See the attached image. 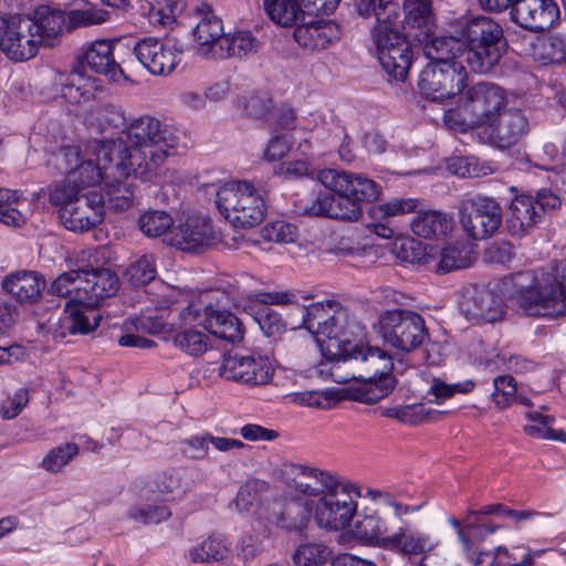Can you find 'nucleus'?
Returning <instances> with one entry per match:
<instances>
[{"label":"nucleus","instance_id":"nucleus-1","mask_svg":"<svg viewBox=\"0 0 566 566\" xmlns=\"http://www.w3.org/2000/svg\"><path fill=\"white\" fill-rule=\"evenodd\" d=\"M176 145L177 137L168 126L143 115L125 125L118 139L105 140L99 154L105 163L115 156L118 176H145L157 170Z\"/></svg>","mask_w":566,"mask_h":566},{"label":"nucleus","instance_id":"nucleus-2","mask_svg":"<svg viewBox=\"0 0 566 566\" xmlns=\"http://www.w3.org/2000/svg\"><path fill=\"white\" fill-rule=\"evenodd\" d=\"M353 347L327 369L326 364H322L321 373H328L337 384L360 381V387L350 390V398L363 403H376L388 396L396 385L391 376L392 358L386 350L364 344L360 339Z\"/></svg>","mask_w":566,"mask_h":566},{"label":"nucleus","instance_id":"nucleus-3","mask_svg":"<svg viewBox=\"0 0 566 566\" xmlns=\"http://www.w3.org/2000/svg\"><path fill=\"white\" fill-rule=\"evenodd\" d=\"M315 178L333 193L321 192L310 200H301L298 212L308 217L357 221L363 216V205L376 201L381 192L373 179L345 170L323 169Z\"/></svg>","mask_w":566,"mask_h":566},{"label":"nucleus","instance_id":"nucleus-4","mask_svg":"<svg viewBox=\"0 0 566 566\" xmlns=\"http://www.w3.org/2000/svg\"><path fill=\"white\" fill-rule=\"evenodd\" d=\"M461 46L462 41L454 36H436L423 45L430 63L422 70L418 85L428 98L444 99L463 92L468 66Z\"/></svg>","mask_w":566,"mask_h":566},{"label":"nucleus","instance_id":"nucleus-5","mask_svg":"<svg viewBox=\"0 0 566 566\" xmlns=\"http://www.w3.org/2000/svg\"><path fill=\"white\" fill-rule=\"evenodd\" d=\"M461 55L470 71L479 74L491 72L500 62L505 49L502 27L489 17L470 19L462 28Z\"/></svg>","mask_w":566,"mask_h":566},{"label":"nucleus","instance_id":"nucleus-6","mask_svg":"<svg viewBox=\"0 0 566 566\" xmlns=\"http://www.w3.org/2000/svg\"><path fill=\"white\" fill-rule=\"evenodd\" d=\"M49 200L60 207L59 218L67 230L85 232L104 219V196L98 191H84L70 184H57L51 190Z\"/></svg>","mask_w":566,"mask_h":566},{"label":"nucleus","instance_id":"nucleus-7","mask_svg":"<svg viewBox=\"0 0 566 566\" xmlns=\"http://www.w3.org/2000/svg\"><path fill=\"white\" fill-rule=\"evenodd\" d=\"M220 213L235 228H253L266 217L268 205L261 190L249 180H232L216 192Z\"/></svg>","mask_w":566,"mask_h":566},{"label":"nucleus","instance_id":"nucleus-8","mask_svg":"<svg viewBox=\"0 0 566 566\" xmlns=\"http://www.w3.org/2000/svg\"><path fill=\"white\" fill-rule=\"evenodd\" d=\"M528 273L512 279L516 289L512 295L520 307L530 316L557 317L566 315V263L557 269L554 279L538 287L527 286L533 282Z\"/></svg>","mask_w":566,"mask_h":566},{"label":"nucleus","instance_id":"nucleus-9","mask_svg":"<svg viewBox=\"0 0 566 566\" xmlns=\"http://www.w3.org/2000/svg\"><path fill=\"white\" fill-rule=\"evenodd\" d=\"M379 324L384 342L403 353L418 349L429 339L424 319L415 311L401 307L387 310L380 315Z\"/></svg>","mask_w":566,"mask_h":566},{"label":"nucleus","instance_id":"nucleus-10","mask_svg":"<svg viewBox=\"0 0 566 566\" xmlns=\"http://www.w3.org/2000/svg\"><path fill=\"white\" fill-rule=\"evenodd\" d=\"M359 496V489L355 484L336 482V486L322 494L314 505L316 524L329 531L347 527L357 512Z\"/></svg>","mask_w":566,"mask_h":566},{"label":"nucleus","instance_id":"nucleus-11","mask_svg":"<svg viewBox=\"0 0 566 566\" xmlns=\"http://www.w3.org/2000/svg\"><path fill=\"white\" fill-rule=\"evenodd\" d=\"M310 503L301 499H287L276 490L271 492L263 505L258 510V521L265 527H276L285 532H301L310 523Z\"/></svg>","mask_w":566,"mask_h":566},{"label":"nucleus","instance_id":"nucleus-12","mask_svg":"<svg viewBox=\"0 0 566 566\" xmlns=\"http://www.w3.org/2000/svg\"><path fill=\"white\" fill-rule=\"evenodd\" d=\"M460 224L474 240H483L494 234L502 223V208L491 197L474 196L460 202Z\"/></svg>","mask_w":566,"mask_h":566},{"label":"nucleus","instance_id":"nucleus-13","mask_svg":"<svg viewBox=\"0 0 566 566\" xmlns=\"http://www.w3.org/2000/svg\"><path fill=\"white\" fill-rule=\"evenodd\" d=\"M35 22L30 15L0 17V50L13 61L34 57L40 48V39L33 32Z\"/></svg>","mask_w":566,"mask_h":566},{"label":"nucleus","instance_id":"nucleus-14","mask_svg":"<svg viewBox=\"0 0 566 566\" xmlns=\"http://www.w3.org/2000/svg\"><path fill=\"white\" fill-rule=\"evenodd\" d=\"M364 335V326L356 319L350 311L339 303L334 310L329 325L327 326L326 340L321 344V350L324 358L332 364L334 360L344 356L347 349H353V345Z\"/></svg>","mask_w":566,"mask_h":566},{"label":"nucleus","instance_id":"nucleus-15","mask_svg":"<svg viewBox=\"0 0 566 566\" xmlns=\"http://www.w3.org/2000/svg\"><path fill=\"white\" fill-rule=\"evenodd\" d=\"M460 104L470 114V124L483 127L506 107L507 98L499 85L479 82L463 92Z\"/></svg>","mask_w":566,"mask_h":566},{"label":"nucleus","instance_id":"nucleus-16","mask_svg":"<svg viewBox=\"0 0 566 566\" xmlns=\"http://www.w3.org/2000/svg\"><path fill=\"white\" fill-rule=\"evenodd\" d=\"M221 377L252 386L271 381L273 368L270 359L260 354H228L219 369Z\"/></svg>","mask_w":566,"mask_h":566},{"label":"nucleus","instance_id":"nucleus-17","mask_svg":"<svg viewBox=\"0 0 566 566\" xmlns=\"http://www.w3.org/2000/svg\"><path fill=\"white\" fill-rule=\"evenodd\" d=\"M461 313L473 323H494L504 314L502 297L493 290L479 286L463 289L458 301Z\"/></svg>","mask_w":566,"mask_h":566},{"label":"nucleus","instance_id":"nucleus-18","mask_svg":"<svg viewBox=\"0 0 566 566\" xmlns=\"http://www.w3.org/2000/svg\"><path fill=\"white\" fill-rule=\"evenodd\" d=\"M403 515L377 512L366 515L356 525L357 537L366 545L390 551L403 523Z\"/></svg>","mask_w":566,"mask_h":566},{"label":"nucleus","instance_id":"nucleus-19","mask_svg":"<svg viewBox=\"0 0 566 566\" xmlns=\"http://www.w3.org/2000/svg\"><path fill=\"white\" fill-rule=\"evenodd\" d=\"M528 130V120L520 109H502L483 126L488 143L499 149H507L517 144Z\"/></svg>","mask_w":566,"mask_h":566},{"label":"nucleus","instance_id":"nucleus-20","mask_svg":"<svg viewBox=\"0 0 566 566\" xmlns=\"http://www.w3.org/2000/svg\"><path fill=\"white\" fill-rule=\"evenodd\" d=\"M282 474L290 486L306 496L321 497L339 481L338 476L329 471L300 463H285Z\"/></svg>","mask_w":566,"mask_h":566},{"label":"nucleus","instance_id":"nucleus-21","mask_svg":"<svg viewBox=\"0 0 566 566\" xmlns=\"http://www.w3.org/2000/svg\"><path fill=\"white\" fill-rule=\"evenodd\" d=\"M134 54L142 65L154 75L170 74L180 60L181 49L175 43L145 38L134 46Z\"/></svg>","mask_w":566,"mask_h":566},{"label":"nucleus","instance_id":"nucleus-22","mask_svg":"<svg viewBox=\"0 0 566 566\" xmlns=\"http://www.w3.org/2000/svg\"><path fill=\"white\" fill-rule=\"evenodd\" d=\"M87 270L81 272L77 293L81 295L82 305L97 306L105 298L114 295L118 289L117 275L106 268L94 266L91 256L85 262Z\"/></svg>","mask_w":566,"mask_h":566},{"label":"nucleus","instance_id":"nucleus-23","mask_svg":"<svg viewBox=\"0 0 566 566\" xmlns=\"http://www.w3.org/2000/svg\"><path fill=\"white\" fill-rule=\"evenodd\" d=\"M510 15L523 29L538 32L553 25L559 18V9L554 0H517Z\"/></svg>","mask_w":566,"mask_h":566},{"label":"nucleus","instance_id":"nucleus-24","mask_svg":"<svg viewBox=\"0 0 566 566\" xmlns=\"http://www.w3.org/2000/svg\"><path fill=\"white\" fill-rule=\"evenodd\" d=\"M403 29L408 36L424 45L437 29L432 0H403Z\"/></svg>","mask_w":566,"mask_h":566},{"label":"nucleus","instance_id":"nucleus-25","mask_svg":"<svg viewBox=\"0 0 566 566\" xmlns=\"http://www.w3.org/2000/svg\"><path fill=\"white\" fill-rule=\"evenodd\" d=\"M214 232L208 219L191 216L174 229L170 244L185 252H198L212 244Z\"/></svg>","mask_w":566,"mask_h":566},{"label":"nucleus","instance_id":"nucleus-26","mask_svg":"<svg viewBox=\"0 0 566 566\" xmlns=\"http://www.w3.org/2000/svg\"><path fill=\"white\" fill-rule=\"evenodd\" d=\"M51 81L61 97L73 105L94 99L98 91L97 81L82 70H74L70 74L53 71Z\"/></svg>","mask_w":566,"mask_h":566},{"label":"nucleus","instance_id":"nucleus-27","mask_svg":"<svg viewBox=\"0 0 566 566\" xmlns=\"http://www.w3.org/2000/svg\"><path fill=\"white\" fill-rule=\"evenodd\" d=\"M105 140H94L91 145L92 155L95 159H86L78 166L72 177L62 184H70L90 191L88 188L97 185L103 178L112 175H118L116 170V158L112 156L109 163L102 159L99 150Z\"/></svg>","mask_w":566,"mask_h":566},{"label":"nucleus","instance_id":"nucleus-28","mask_svg":"<svg viewBox=\"0 0 566 566\" xmlns=\"http://www.w3.org/2000/svg\"><path fill=\"white\" fill-rule=\"evenodd\" d=\"M77 60L111 81L117 82L124 75L119 63L115 60L114 48L107 40H96L86 45L77 55Z\"/></svg>","mask_w":566,"mask_h":566},{"label":"nucleus","instance_id":"nucleus-29","mask_svg":"<svg viewBox=\"0 0 566 566\" xmlns=\"http://www.w3.org/2000/svg\"><path fill=\"white\" fill-rule=\"evenodd\" d=\"M295 41L303 48L315 51L325 50L342 36L340 28L332 20H312L294 30Z\"/></svg>","mask_w":566,"mask_h":566},{"label":"nucleus","instance_id":"nucleus-30","mask_svg":"<svg viewBox=\"0 0 566 566\" xmlns=\"http://www.w3.org/2000/svg\"><path fill=\"white\" fill-rule=\"evenodd\" d=\"M102 314L93 306L77 305L65 308L54 329L55 337L69 335H86L96 329L102 321Z\"/></svg>","mask_w":566,"mask_h":566},{"label":"nucleus","instance_id":"nucleus-31","mask_svg":"<svg viewBox=\"0 0 566 566\" xmlns=\"http://www.w3.org/2000/svg\"><path fill=\"white\" fill-rule=\"evenodd\" d=\"M2 290L20 303L33 304L41 297L44 277L35 271H15L1 282Z\"/></svg>","mask_w":566,"mask_h":566},{"label":"nucleus","instance_id":"nucleus-32","mask_svg":"<svg viewBox=\"0 0 566 566\" xmlns=\"http://www.w3.org/2000/svg\"><path fill=\"white\" fill-rule=\"evenodd\" d=\"M396 27L397 25H390L385 29H371V38L380 65L394 66L392 60L395 56L405 54L413 55L412 48L406 35L401 34Z\"/></svg>","mask_w":566,"mask_h":566},{"label":"nucleus","instance_id":"nucleus-33","mask_svg":"<svg viewBox=\"0 0 566 566\" xmlns=\"http://www.w3.org/2000/svg\"><path fill=\"white\" fill-rule=\"evenodd\" d=\"M197 23L193 30L196 42L214 55L220 50V40L226 36L221 19L214 14L212 8L207 3H201L193 11Z\"/></svg>","mask_w":566,"mask_h":566},{"label":"nucleus","instance_id":"nucleus-34","mask_svg":"<svg viewBox=\"0 0 566 566\" xmlns=\"http://www.w3.org/2000/svg\"><path fill=\"white\" fill-rule=\"evenodd\" d=\"M543 208L536 199L521 195L511 202L507 227L513 235H522L541 221Z\"/></svg>","mask_w":566,"mask_h":566},{"label":"nucleus","instance_id":"nucleus-35","mask_svg":"<svg viewBox=\"0 0 566 566\" xmlns=\"http://www.w3.org/2000/svg\"><path fill=\"white\" fill-rule=\"evenodd\" d=\"M92 256L91 251H81L69 260L70 270L59 275L50 285L49 293L56 296L69 297L70 301L82 304L81 295L77 293L81 272H85V262Z\"/></svg>","mask_w":566,"mask_h":566},{"label":"nucleus","instance_id":"nucleus-36","mask_svg":"<svg viewBox=\"0 0 566 566\" xmlns=\"http://www.w3.org/2000/svg\"><path fill=\"white\" fill-rule=\"evenodd\" d=\"M202 325L211 335L227 342H238L243 338L244 329L241 321L231 312L217 308L212 302L209 303Z\"/></svg>","mask_w":566,"mask_h":566},{"label":"nucleus","instance_id":"nucleus-37","mask_svg":"<svg viewBox=\"0 0 566 566\" xmlns=\"http://www.w3.org/2000/svg\"><path fill=\"white\" fill-rule=\"evenodd\" d=\"M31 18L35 22V27L32 28L33 32L41 38L40 46H54L69 27L66 24L69 17L64 12L48 7L39 8Z\"/></svg>","mask_w":566,"mask_h":566},{"label":"nucleus","instance_id":"nucleus-38","mask_svg":"<svg viewBox=\"0 0 566 566\" xmlns=\"http://www.w3.org/2000/svg\"><path fill=\"white\" fill-rule=\"evenodd\" d=\"M410 228L413 234L423 239H441L447 237L454 228V219L439 210L419 211L411 220Z\"/></svg>","mask_w":566,"mask_h":566},{"label":"nucleus","instance_id":"nucleus-39","mask_svg":"<svg viewBox=\"0 0 566 566\" xmlns=\"http://www.w3.org/2000/svg\"><path fill=\"white\" fill-rule=\"evenodd\" d=\"M438 544L439 542L433 536L411 530L403 521L390 551L410 556L427 555L433 552Z\"/></svg>","mask_w":566,"mask_h":566},{"label":"nucleus","instance_id":"nucleus-40","mask_svg":"<svg viewBox=\"0 0 566 566\" xmlns=\"http://www.w3.org/2000/svg\"><path fill=\"white\" fill-rule=\"evenodd\" d=\"M192 484L184 482L182 473L178 470H169L157 474L148 483L146 495L147 501H166L169 496L184 495L190 491Z\"/></svg>","mask_w":566,"mask_h":566},{"label":"nucleus","instance_id":"nucleus-41","mask_svg":"<svg viewBox=\"0 0 566 566\" xmlns=\"http://www.w3.org/2000/svg\"><path fill=\"white\" fill-rule=\"evenodd\" d=\"M358 14L363 18L374 17V28L385 29L397 25L400 17V6L397 0H355Z\"/></svg>","mask_w":566,"mask_h":566},{"label":"nucleus","instance_id":"nucleus-42","mask_svg":"<svg viewBox=\"0 0 566 566\" xmlns=\"http://www.w3.org/2000/svg\"><path fill=\"white\" fill-rule=\"evenodd\" d=\"M273 489L266 481L260 479L248 480L240 486L235 505L240 512L255 513L263 505V503L271 496Z\"/></svg>","mask_w":566,"mask_h":566},{"label":"nucleus","instance_id":"nucleus-43","mask_svg":"<svg viewBox=\"0 0 566 566\" xmlns=\"http://www.w3.org/2000/svg\"><path fill=\"white\" fill-rule=\"evenodd\" d=\"M338 305L339 302L328 300L305 306L303 310L302 326L312 334L324 336L334 310H336Z\"/></svg>","mask_w":566,"mask_h":566},{"label":"nucleus","instance_id":"nucleus-44","mask_svg":"<svg viewBox=\"0 0 566 566\" xmlns=\"http://www.w3.org/2000/svg\"><path fill=\"white\" fill-rule=\"evenodd\" d=\"M259 49V41L249 32H235L232 35L226 34L220 40V50L214 52L218 59L232 56H245L255 53Z\"/></svg>","mask_w":566,"mask_h":566},{"label":"nucleus","instance_id":"nucleus-45","mask_svg":"<svg viewBox=\"0 0 566 566\" xmlns=\"http://www.w3.org/2000/svg\"><path fill=\"white\" fill-rule=\"evenodd\" d=\"M263 6L270 19L285 28L296 24L304 15L298 0H263Z\"/></svg>","mask_w":566,"mask_h":566},{"label":"nucleus","instance_id":"nucleus-46","mask_svg":"<svg viewBox=\"0 0 566 566\" xmlns=\"http://www.w3.org/2000/svg\"><path fill=\"white\" fill-rule=\"evenodd\" d=\"M526 417L533 422L524 427L525 433L530 437L566 442V433L563 430L552 428L555 422L554 417L537 411L527 412Z\"/></svg>","mask_w":566,"mask_h":566},{"label":"nucleus","instance_id":"nucleus-47","mask_svg":"<svg viewBox=\"0 0 566 566\" xmlns=\"http://www.w3.org/2000/svg\"><path fill=\"white\" fill-rule=\"evenodd\" d=\"M229 552L224 539L209 536L201 544L188 552V558L192 563H209L223 559Z\"/></svg>","mask_w":566,"mask_h":566},{"label":"nucleus","instance_id":"nucleus-48","mask_svg":"<svg viewBox=\"0 0 566 566\" xmlns=\"http://www.w3.org/2000/svg\"><path fill=\"white\" fill-rule=\"evenodd\" d=\"M170 510L163 504L145 503L133 505L126 512V517L144 525L158 524L170 517Z\"/></svg>","mask_w":566,"mask_h":566},{"label":"nucleus","instance_id":"nucleus-49","mask_svg":"<svg viewBox=\"0 0 566 566\" xmlns=\"http://www.w3.org/2000/svg\"><path fill=\"white\" fill-rule=\"evenodd\" d=\"M174 344L190 356H200L209 348V337L201 331L187 328L175 334Z\"/></svg>","mask_w":566,"mask_h":566},{"label":"nucleus","instance_id":"nucleus-50","mask_svg":"<svg viewBox=\"0 0 566 566\" xmlns=\"http://www.w3.org/2000/svg\"><path fill=\"white\" fill-rule=\"evenodd\" d=\"M472 263L471 255L457 245H448L440 252V259L436 265V272L446 274L451 271L465 269Z\"/></svg>","mask_w":566,"mask_h":566},{"label":"nucleus","instance_id":"nucleus-51","mask_svg":"<svg viewBox=\"0 0 566 566\" xmlns=\"http://www.w3.org/2000/svg\"><path fill=\"white\" fill-rule=\"evenodd\" d=\"M174 224L172 217L161 210L147 211L139 218L140 231L150 238H157L165 234Z\"/></svg>","mask_w":566,"mask_h":566},{"label":"nucleus","instance_id":"nucleus-52","mask_svg":"<svg viewBox=\"0 0 566 566\" xmlns=\"http://www.w3.org/2000/svg\"><path fill=\"white\" fill-rule=\"evenodd\" d=\"M20 192L0 188V222L6 226L20 227L25 222V218L13 207L19 203Z\"/></svg>","mask_w":566,"mask_h":566},{"label":"nucleus","instance_id":"nucleus-53","mask_svg":"<svg viewBox=\"0 0 566 566\" xmlns=\"http://www.w3.org/2000/svg\"><path fill=\"white\" fill-rule=\"evenodd\" d=\"M134 184L128 180L107 185L106 196L109 208L114 211H125L134 203Z\"/></svg>","mask_w":566,"mask_h":566},{"label":"nucleus","instance_id":"nucleus-54","mask_svg":"<svg viewBox=\"0 0 566 566\" xmlns=\"http://www.w3.org/2000/svg\"><path fill=\"white\" fill-rule=\"evenodd\" d=\"M157 274L156 260L153 254H145L132 263L126 270V276L133 285H145Z\"/></svg>","mask_w":566,"mask_h":566},{"label":"nucleus","instance_id":"nucleus-55","mask_svg":"<svg viewBox=\"0 0 566 566\" xmlns=\"http://www.w3.org/2000/svg\"><path fill=\"white\" fill-rule=\"evenodd\" d=\"M77 453L78 447L75 443L59 446L43 458L41 467L51 473L60 472Z\"/></svg>","mask_w":566,"mask_h":566},{"label":"nucleus","instance_id":"nucleus-56","mask_svg":"<svg viewBox=\"0 0 566 566\" xmlns=\"http://www.w3.org/2000/svg\"><path fill=\"white\" fill-rule=\"evenodd\" d=\"M328 557L326 546L316 543H307L300 545L294 555L293 562L297 566H321Z\"/></svg>","mask_w":566,"mask_h":566},{"label":"nucleus","instance_id":"nucleus-57","mask_svg":"<svg viewBox=\"0 0 566 566\" xmlns=\"http://www.w3.org/2000/svg\"><path fill=\"white\" fill-rule=\"evenodd\" d=\"M212 295L210 292H206L193 298L188 303L187 306L170 312V315L175 313L181 324H189L196 322L202 317L206 318L207 311L209 310V303Z\"/></svg>","mask_w":566,"mask_h":566},{"label":"nucleus","instance_id":"nucleus-58","mask_svg":"<svg viewBox=\"0 0 566 566\" xmlns=\"http://www.w3.org/2000/svg\"><path fill=\"white\" fill-rule=\"evenodd\" d=\"M263 240L276 243H292L297 237V229L284 220L269 222L261 229Z\"/></svg>","mask_w":566,"mask_h":566},{"label":"nucleus","instance_id":"nucleus-59","mask_svg":"<svg viewBox=\"0 0 566 566\" xmlns=\"http://www.w3.org/2000/svg\"><path fill=\"white\" fill-rule=\"evenodd\" d=\"M474 388V384L470 380L448 385L439 379H434L427 391L428 400L432 403H441L446 399L453 396L454 392L467 394Z\"/></svg>","mask_w":566,"mask_h":566},{"label":"nucleus","instance_id":"nucleus-60","mask_svg":"<svg viewBox=\"0 0 566 566\" xmlns=\"http://www.w3.org/2000/svg\"><path fill=\"white\" fill-rule=\"evenodd\" d=\"M536 50L537 57L543 64L560 63L566 57V44L557 36L542 40Z\"/></svg>","mask_w":566,"mask_h":566},{"label":"nucleus","instance_id":"nucleus-61","mask_svg":"<svg viewBox=\"0 0 566 566\" xmlns=\"http://www.w3.org/2000/svg\"><path fill=\"white\" fill-rule=\"evenodd\" d=\"M108 19V12L99 8H87L83 10H73L69 13L67 30L78 27H88L104 23Z\"/></svg>","mask_w":566,"mask_h":566},{"label":"nucleus","instance_id":"nucleus-62","mask_svg":"<svg viewBox=\"0 0 566 566\" xmlns=\"http://www.w3.org/2000/svg\"><path fill=\"white\" fill-rule=\"evenodd\" d=\"M52 161L61 174L72 177L82 160L80 149L76 146L61 148L52 156Z\"/></svg>","mask_w":566,"mask_h":566},{"label":"nucleus","instance_id":"nucleus-63","mask_svg":"<svg viewBox=\"0 0 566 566\" xmlns=\"http://www.w3.org/2000/svg\"><path fill=\"white\" fill-rule=\"evenodd\" d=\"M493 384L492 398L494 403L501 409L509 407L517 391L515 379L512 376H497Z\"/></svg>","mask_w":566,"mask_h":566},{"label":"nucleus","instance_id":"nucleus-64","mask_svg":"<svg viewBox=\"0 0 566 566\" xmlns=\"http://www.w3.org/2000/svg\"><path fill=\"white\" fill-rule=\"evenodd\" d=\"M421 201L416 198H392L377 207V211L385 218L398 217L418 210Z\"/></svg>","mask_w":566,"mask_h":566}]
</instances>
